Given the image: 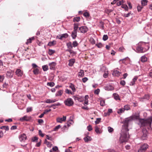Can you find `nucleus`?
<instances>
[{
  "label": "nucleus",
  "instance_id": "obj_1",
  "mask_svg": "<svg viewBox=\"0 0 152 152\" xmlns=\"http://www.w3.org/2000/svg\"><path fill=\"white\" fill-rule=\"evenodd\" d=\"M150 46L148 43L142 42L139 43L136 50L137 52L144 53L148 50Z\"/></svg>",
  "mask_w": 152,
  "mask_h": 152
},
{
  "label": "nucleus",
  "instance_id": "obj_2",
  "mask_svg": "<svg viewBox=\"0 0 152 152\" xmlns=\"http://www.w3.org/2000/svg\"><path fill=\"white\" fill-rule=\"evenodd\" d=\"M128 131V129L127 128L125 129H122L120 138V141L121 143L126 142L128 140L129 137V135L127 133Z\"/></svg>",
  "mask_w": 152,
  "mask_h": 152
},
{
  "label": "nucleus",
  "instance_id": "obj_3",
  "mask_svg": "<svg viewBox=\"0 0 152 152\" xmlns=\"http://www.w3.org/2000/svg\"><path fill=\"white\" fill-rule=\"evenodd\" d=\"M152 122V117H150L146 120L140 119L139 120L140 123L141 124L142 126H144L146 125L150 126Z\"/></svg>",
  "mask_w": 152,
  "mask_h": 152
},
{
  "label": "nucleus",
  "instance_id": "obj_4",
  "mask_svg": "<svg viewBox=\"0 0 152 152\" xmlns=\"http://www.w3.org/2000/svg\"><path fill=\"white\" fill-rule=\"evenodd\" d=\"M73 46L71 42H69L66 43V45L68 49L67 50L70 53H73V51L72 50L73 47H75L76 46V41H74L73 42Z\"/></svg>",
  "mask_w": 152,
  "mask_h": 152
},
{
  "label": "nucleus",
  "instance_id": "obj_5",
  "mask_svg": "<svg viewBox=\"0 0 152 152\" xmlns=\"http://www.w3.org/2000/svg\"><path fill=\"white\" fill-rule=\"evenodd\" d=\"M132 118L131 116L129 117L126 118L124 121V124L126 126L123 127L122 129H125L126 128H127V126L129 123H130L133 121Z\"/></svg>",
  "mask_w": 152,
  "mask_h": 152
},
{
  "label": "nucleus",
  "instance_id": "obj_6",
  "mask_svg": "<svg viewBox=\"0 0 152 152\" xmlns=\"http://www.w3.org/2000/svg\"><path fill=\"white\" fill-rule=\"evenodd\" d=\"M147 144H145L141 146L138 151V152H145L148 148Z\"/></svg>",
  "mask_w": 152,
  "mask_h": 152
},
{
  "label": "nucleus",
  "instance_id": "obj_7",
  "mask_svg": "<svg viewBox=\"0 0 152 152\" xmlns=\"http://www.w3.org/2000/svg\"><path fill=\"white\" fill-rule=\"evenodd\" d=\"M64 103L66 105L70 106L73 104V102L72 99L68 98L64 101Z\"/></svg>",
  "mask_w": 152,
  "mask_h": 152
},
{
  "label": "nucleus",
  "instance_id": "obj_8",
  "mask_svg": "<svg viewBox=\"0 0 152 152\" xmlns=\"http://www.w3.org/2000/svg\"><path fill=\"white\" fill-rule=\"evenodd\" d=\"M79 30L82 33H85L88 30V28L85 26H82L79 28Z\"/></svg>",
  "mask_w": 152,
  "mask_h": 152
},
{
  "label": "nucleus",
  "instance_id": "obj_9",
  "mask_svg": "<svg viewBox=\"0 0 152 152\" xmlns=\"http://www.w3.org/2000/svg\"><path fill=\"white\" fill-rule=\"evenodd\" d=\"M14 71L11 70H10L7 71L6 73V75L7 77L9 78H12L13 75Z\"/></svg>",
  "mask_w": 152,
  "mask_h": 152
},
{
  "label": "nucleus",
  "instance_id": "obj_10",
  "mask_svg": "<svg viewBox=\"0 0 152 152\" xmlns=\"http://www.w3.org/2000/svg\"><path fill=\"white\" fill-rule=\"evenodd\" d=\"M31 116H28L27 115H25L20 118V120L21 121H29L31 119Z\"/></svg>",
  "mask_w": 152,
  "mask_h": 152
},
{
  "label": "nucleus",
  "instance_id": "obj_11",
  "mask_svg": "<svg viewBox=\"0 0 152 152\" xmlns=\"http://www.w3.org/2000/svg\"><path fill=\"white\" fill-rule=\"evenodd\" d=\"M66 119V117L63 116V118H56V121L57 122L62 123L63 122L65 121Z\"/></svg>",
  "mask_w": 152,
  "mask_h": 152
},
{
  "label": "nucleus",
  "instance_id": "obj_12",
  "mask_svg": "<svg viewBox=\"0 0 152 152\" xmlns=\"http://www.w3.org/2000/svg\"><path fill=\"white\" fill-rule=\"evenodd\" d=\"M68 35L67 33H65L62 34H59L57 36V38L60 39H62L63 38H66L68 37Z\"/></svg>",
  "mask_w": 152,
  "mask_h": 152
},
{
  "label": "nucleus",
  "instance_id": "obj_13",
  "mask_svg": "<svg viewBox=\"0 0 152 152\" xmlns=\"http://www.w3.org/2000/svg\"><path fill=\"white\" fill-rule=\"evenodd\" d=\"M26 136L25 134L20 135L19 136V138L21 142H24L26 139Z\"/></svg>",
  "mask_w": 152,
  "mask_h": 152
},
{
  "label": "nucleus",
  "instance_id": "obj_14",
  "mask_svg": "<svg viewBox=\"0 0 152 152\" xmlns=\"http://www.w3.org/2000/svg\"><path fill=\"white\" fill-rule=\"evenodd\" d=\"M74 30L72 32L71 36L73 39H75L76 37V24L75 23L74 24Z\"/></svg>",
  "mask_w": 152,
  "mask_h": 152
},
{
  "label": "nucleus",
  "instance_id": "obj_15",
  "mask_svg": "<svg viewBox=\"0 0 152 152\" xmlns=\"http://www.w3.org/2000/svg\"><path fill=\"white\" fill-rule=\"evenodd\" d=\"M23 72L20 69H17L15 72L16 75L18 77H21L23 75Z\"/></svg>",
  "mask_w": 152,
  "mask_h": 152
},
{
  "label": "nucleus",
  "instance_id": "obj_16",
  "mask_svg": "<svg viewBox=\"0 0 152 152\" xmlns=\"http://www.w3.org/2000/svg\"><path fill=\"white\" fill-rule=\"evenodd\" d=\"M114 88V87L111 85H108L104 87L105 89L107 91H112L113 90Z\"/></svg>",
  "mask_w": 152,
  "mask_h": 152
},
{
  "label": "nucleus",
  "instance_id": "obj_17",
  "mask_svg": "<svg viewBox=\"0 0 152 152\" xmlns=\"http://www.w3.org/2000/svg\"><path fill=\"white\" fill-rule=\"evenodd\" d=\"M56 65V64L54 62H52L49 64V65L50 67V69H53L54 68Z\"/></svg>",
  "mask_w": 152,
  "mask_h": 152
},
{
  "label": "nucleus",
  "instance_id": "obj_18",
  "mask_svg": "<svg viewBox=\"0 0 152 152\" xmlns=\"http://www.w3.org/2000/svg\"><path fill=\"white\" fill-rule=\"evenodd\" d=\"M84 140L85 142H87L91 140V137L88 136H86L84 138Z\"/></svg>",
  "mask_w": 152,
  "mask_h": 152
},
{
  "label": "nucleus",
  "instance_id": "obj_19",
  "mask_svg": "<svg viewBox=\"0 0 152 152\" xmlns=\"http://www.w3.org/2000/svg\"><path fill=\"white\" fill-rule=\"evenodd\" d=\"M56 101L55 99H47L45 101V102L47 103H54Z\"/></svg>",
  "mask_w": 152,
  "mask_h": 152
},
{
  "label": "nucleus",
  "instance_id": "obj_20",
  "mask_svg": "<svg viewBox=\"0 0 152 152\" xmlns=\"http://www.w3.org/2000/svg\"><path fill=\"white\" fill-rule=\"evenodd\" d=\"M95 130L96 132L98 134H100L102 133V131L100 128L96 126L95 127Z\"/></svg>",
  "mask_w": 152,
  "mask_h": 152
},
{
  "label": "nucleus",
  "instance_id": "obj_21",
  "mask_svg": "<svg viewBox=\"0 0 152 152\" xmlns=\"http://www.w3.org/2000/svg\"><path fill=\"white\" fill-rule=\"evenodd\" d=\"M138 78L137 76H135L134 77L132 80V81L130 83V86H133L135 84V82Z\"/></svg>",
  "mask_w": 152,
  "mask_h": 152
},
{
  "label": "nucleus",
  "instance_id": "obj_22",
  "mask_svg": "<svg viewBox=\"0 0 152 152\" xmlns=\"http://www.w3.org/2000/svg\"><path fill=\"white\" fill-rule=\"evenodd\" d=\"M120 74L121 73L119 71L116 70L114 71L113 73V75L114 76H118L120 75Z\"/></svg>",
  "mask_w": 152,
  "mask_h": 152
},
{
  "label": "nucleus",
  "instance_id": "obj_23",
  "mask_svg": "<svg viewBox=\"0 0 152 152\" xmlns=\"http://www.w3.org/2000/svg\"><path fill=\"white\" fill-rule=\"evenodd\" d=\"M34 39V37H32L30 38H29V39H27V42H26V43L27 45H28L29 43H31L32 41Z\"/></svg>",
  "mask_w": 152,
  "mask_h": 152
},
{
  "label": "nucleus",
  "instance_id": "obj_24",
  "mask_svg": "<svg viewBox=\"0 0 152 152\" xmlns=\"http://www.w3.org/2000/svg\"><path fill=\"white\" fill-rule=\"evenodd\" d=\"M84 71L82 70H80L78 73V76L79 77H82L84 76Z\"/></svg>",
  "mask_w": 152,
  "mask_h": 152
},
{
  "label": "nucleus",
  "instance_id": "obj_25",
  "mask_svg": "<svg viewBox=\"0 0 152 152\" xmlns=\"http://www.w3.org/2000/svg\"><path fill=\"white\" fill-rule=\"evenodd\" d=\"M131 117L132 118V119L133 120H134L135 119H138L139 118V114H134L132 115L131 116Z\"/></svg>",
  "mask_w": 152,
  "mask_h": 152
},
{
  "label": "nucleus",
  "instance_id": "obj_26",
  "mask_svg": "<svg viewBox=\"0 0 152 152\" xmlns=\"http://www.w3.org/2000/svg\"><path fill=\"white\" fill-rule=\"evenodd\" d=\"M56 44V41L53 40L52 42H50L48 44V45L50 46H51L55 45Z\"/></svg>",
  "mask_w": 152,
  "mask_h": 152
},
{
  "label": "nucleus",
  "instance_id": "obj_27",
  "mask_svg": "<svg viewBox=\"0 0 152 152\" xmlns=\"http://www.w3.org/2000/svg\"><path fill=\"white\" fill-rule=\"evenodd\" d=\"M141 60L142 62H145L147 61V58L145 56H144L141 57Z\"/></svg>",
  "mask_w": 152,
  "mask_h": 152
},
{
  "label": "nucleus",
  "instance_id": "obj_28",
  "mask_svg": "<svg viewBox=\"0 0 152 152\" xmlns=\"http://www.w3.org/2000/svg\"><path fill=\"white\" fill-rule=\"evenodd\" d=\"M75 61V59H72L70 60H69V66H72L74 63Z\"/></svg>",
  "mask_w": 152,
  "mask_h": 152
},
{
  "label": "nucleus",
  "instance_id": "obj_29",
  "mask_svg": "<svg viewBox=\"0 0 152 152\" xmlns=\"http://www.w3.org/2000/svg\"><path fill=\"white\" fill-rule=\"evenodd\" d=\"M113 96L114 97V98L116 100H120V98H119V96L118 94L116 93H114L113 94Z\"/></svg>",
  "mask_w": 152,
  "mask_h": 152
},
{
  "label": "nucleus",
  "instance_id": "obj_30",
  "mask_svg": "<svg viewBox=\"0 0 152 152\" xmlns=\"http://www.w3.org/2000/svg\"><path fill=\"white\" fill-rule=\"evenodd\" d=\"M148 1L147 0H142L141 1V4L142 6H145L147 5Z\"/></svg>",
  "mask_w": 152,
  "mask_h": 152
},
{
  "label": "nucleus",
  "instance_id": "obj_31",
  "mask_svg": "<svg viewBox=\"0 0 152 152\" xmlns=\"http://www.w3.org/2000/svg\"><path fill=\"white\" fill-rule=\"evenodd\" d=\"M124 111V108H121L118 110L117 113L118 114H120L121 113H123Z\"/></svg>",
  "mask_w": 152,
  "mask_h": 152
},
{
  "label": "nucleus",
  "instance_id": "obj_32",
  "mask_svg": "<svg viewBox=\"0 0 152 152\" xmlns=\"http://www.w3.org/2000/svg\"><path fill=\"white\" fill-rule=\"evenodd\" d=\"M65 92L66 94H71L72 95H73L74 94V93L73 92H72L70 90H69L68 89H66Z\"/></svg>",
  "mask_w": 152,
  "mask_h": 152
},
{
  "label": "nucleus",
  "instance_id": "obj_33",
  "mask_svg": "<svg viewBox=\"0 0 152 152\" xmlns=\"http://www.w3.org/2000/svg\"><path fill=\"white\" fill-rule=\"evenodd\" d=\"M33 72L34 74L37 75L39 73V70L37 68H36L33 70Z\"/></svg>",
  "mask_w": 152,
  "mask_h": 152
},
{
  "label": "nucleus",
  "instance_id": "obj_34",
  "mask_svg": "<svg viewBox=\"0 0 152 152\" xmlns=\"http://www.w3.org/2000/svg\"><path fill=\"white\" fill-rule=\"evenodd\" d=\"M0 128L1 129H4L6 131H8L9 129V127L8 126H3L0 127Z\"/></svg>",
  "mask_w": 152,
  "mask_h": 152
},
{
  "label": "nucleus",
  "instance_id": "obj_35",
  "mask_svg": "<svg viewBox=\"0 0 152 152\" xmlns=\"http://www.w3.org/2000/svg\"><path fill=\"white\" fill-rule=\"evenodd\" d=\"M69 87L71 88L73 91V92L74 93L75 91V89L74 87V85L72 84H71L70 85H69Z\"/></svg>",
  "mask_w": 152,
  "mask_h": 152
},
{
  "label": "nucleus",
  "instance_id": "obj_36",
  "mask_svg": "<svg viewBox=\"0 0 152 152\" xmlns=\"http://www.w3.org/2000/svg\"><path fill=\"white\" fill-rule=\"evenodd\" d=\"M47 85L48 86H50L51 87H53L54 86L55 83L53 82H48L47 83Z\"/></svg>",
  "mask_w": 152,
  "mask_h": 152
},
{
  "label": "nucleus",
  "instance_id": "obj_37",
  "mask_svg": "<svg viewBox=\"0 0 152 152\" xmlns=\"http://www.w3.org/2000/svg\"><path fill=\"white\" fill-rule=\"evenodd\" d=\"M63 94V91L62 90H59L56 94V96H61Z\"/></svg>",
  "mask_w": 152,
  "mask_h": 152
},
{
  "label": "nucleus",
  "instance_id": "obj_38",
  "mask_svg": "<svg viewBox=\"0 0 152 152\" xmlns=\"http://www.w3.org/2000/svg\"><path fill=\"white\" fill-rule=\"evenodd\" d=\"M121 7L124 9L126 10H128V8L127 5L125 4H122L121 5Z\"/></svg>",
  "mask_w": 152,
  "mask_h": 152
},
{
  "label": "nucleus",
  "instance_id": "obj_39",
  "mask_svg": "<svg viewBox=\"0 0 152 152\" xmlns=\"http://www.w3.org/2000/svg\"><path fill=\"white\" fill-rule=\"evenodd\" d=\"M55 52V51L52 49H49L48 53L50 55H51Z\"/></svg>",
  "mask_w": 152,
  "mask_h": 152
},
{
  "label": "nucleus",
  "instance_id": "obj_40",
  "mask_svg": "<svg viewBox=\"0 0 152 152\" xmlns=\"http://www.w3.org/2000/svg\"><path fill=\"white\" fill-rule=\"evenodd\" d=\"M45 143L47 144L48 147H51V146L52 145L50 143L48 142L46 139L45 140Z\"/></svg>",
  "mask_w": 152,
  "mask_h": 152
},
{
  "label": "nucleus",
  "instance_id": "obj_41",
  "mask_svg": "<svg viewBox=\"0 0 152 152\" xmlns=\"http://www.w3.org/2000/svg\"><path fill=\"white\" fill-rule=\"evenodd\" d=\"M77 99L80 102H81L84 100V98L83 97H80L77 96Z\"/></svg>",
  "mask_w": 152,
  "mask_h": 152
},
{
  "label": "nucleus",
  "instance_id": "obj_42",
  "mask_svg": "<svg viewBox=\"0 0 152 152\" xmlns=\"http://www.w3.org/2000/svg\"><path fill=\"white\" fill-rule=\"evenodd\" d=\"M42 68L43 70L45 71H47L48 69V67L47 65L42 66Z\"/></svg>",
  "mask_w": 152,
  "mask_h": 152
},
{
  "label": "nucleus",
  "instance_id": "obj_43",
  "mask_svg": "<svg viewBox=\"0 0 152 152\" xmlns=\"http://www.w3.org/2000/svg\"><path fill=\"white\" fill-rule=\"evenodd\" d=\"M83 15L86 17H88L90 16V14L87 11H86L83 14Z\"/></svg>",
  "mask_w": 152,
  "mask_h": 152
},
{
  "label": "nucleus",
  "instance_id": "obj_44",
  "mask_svg": "<svg viewBox=\"0 0 152 152\" xmlns=\"http://www.w3.org/2000/svg\"><path fill=\"white\" fill-rule=\"evenodd\" d=\"M124 110H130V108L129 105H125L124 106Z\"/></svg>",
  "mask_w": 152,
  "mask_h": 152
},
{
  "label": "nucleus",
  "instance_id": "obj_45",
  "mask_svg": "<svg viewBox=\"0 0 152 152\" xmlns=\"http://www.w3.org/2000/svg\"><path fill=\"white\" fill-rule=\"evenodd\" d=\"M124 3V1L123 0H122L121 1H118L117 3V4L118 6H119L121 5H122V4Z\"/></svg>",
  "mask_w": 152,
  "mask_h": 152
},
{
  "label": "nucleus",
  "instance_id": "obj_46",
  "mask_svg": "<svg viewBox=\"0 0 152 152\" xmlns=\"http://www.w3.org/2000/svg\"><path fill=\"white\" fill-rule=\"evenodd\" d=\"M90 41L93 44H95V41L94 40V39L92 37L90 38Z\"/></svg>",
  "mask_w": 152,
  "mask_h": 152
},
{
  "label": "nucleus",
  "instance_id": "obj_47",
  "mask_svg": "<svg viewBox=\"0 0 152 152\" xmlns=\"http://www.w3.org/2000/svg\"><path fill=\"white\" fill-rule=\"evenodd\" d=\"M61 127V126L60 125H58L56 126L54 129V130L55 131H56L58 129L60 128Z\"/></svg>",
  "mask_w": 152,
  "mask_h": 152
},
{
  "label": "nucleus",
  "instance_id": "obj_48",
  "mask_svg": "<svg viewBox=\"0 0 152 152\" xmlns=\"http://www.w3.org/2000/svg\"><path fill=\"white\" fill-rule=\"evenodd\" d=\"M108 38V36L107 35H104L103 37V39L104 41L106 40Z\"/></svg>",
  "mask_w": 152,
  "mask_h": 152
},
{
  "label": "nucleus",
  "instance_id": "obj_49",
  "mask_svg": "<svg viewBox=\"0 0 152 152\" xmlns=\"http://www.w3.org/2000/svg\"><path fill=\"white\" fill-rule=\"evenodd\" d=\"M108 129L109 132H112L113 131V129L110 127H108Z\"/></svg>",
  "mask_w": 152,
  "mask_h": 152
},
{
  "label": "nucleus",
  "instance_id": "obj_50",
  "mask_svg": "<svg viewBox=\"0 0 152 152\" xmlns=\"http://www.w3.org/2000/svg\"><path fill=\"white\" fill-rule=\"evenodd\" d=\"M39 134L42 137H43L44 135V134L42 133V131L40 130L39 131Z\"/></svg>",
  "mask_w": 152,
  "mask_h": 152
},
{
  "label": "nucleus",
  "instance_id": "obj_51",
  "mask_svg": "<svg viewBox=\"0 0 152 152\" xmlns=\"http://www.w3.org/2000/svg\"><path fill=\"white\" fill-rule=\"evenodd\" d=\"M32 110V108L31 107H28L27 108L26 111L27 112H29L31 111Z\"/></svg>",
  "mask_w": 152,
  "mask_h": 152
},
{
  "label": "nucleus",
  "instance_id": "obj_52",
  "mask_svg": "<svg viewBox=\"0 0 152 152\" xmlns=\"http://www.w3.org/2000/svg\"><path fill=\"white\" fill-rule=\"evenodd\" d=\"M100 92V90L99 89H97L94 91V94H98Z\"/></svg>",
  "mask_w": 152,
  "mask_h": 152
},
{
  "label": "nucleus",
  "instance_id": "obj_53",
  "mask_svg": "<svg viewBox=\"0 0 152 152\" xmlns=\"http://www.w3.org/2000/svg\"><path fill=\"white\" fill-rule=\"evenodd\" d=\"M143 7H141L140 6H138L137 7V10L138 11H140L142 9Z\"/></svg>",
  "mask_w": 152,
  "mask_h": 152
},
{
  "label": "nucleus",
  "instance_id": "obj_54",
  "mask_svg": "<svg viewBox=\"0 0 152 152\" xmlns=\"http://www.w3.org/2000/svg\"><path fill=\"white\" fill-rule=\"evenodd\" d=\"M82 80L83 83H85L88 80V78L86 77H85L83 78Z\"/></svg>",
  "mask_w": 152,
  "mask_h": 152
},
{
  "label": "nucleus",
  "instance_id": "obj_55",
  "mask_svg": "<svg viewBox=\"0 0 152 152\" xmlns=\"http://www.w3.org/2000/svg\"><path fill=\"white\" fill-rule=\"evenodd\" d=\"M100 118H97L96 119V120L95 121V123L96 124H97L99 123L100 121L101 120Z\"/></svg>",
  "mask_w": 152,
  "mask_h": 152
},
{
  "label": "nucleus",
  "instance_id": "obj_56",
  "mask_svg": "<svg viewBox=\"0 0 152 152\" xmlns=\"http://www.w3.org/2000/svg\"><path fill=\"white\" fill-rule=\"evenodd\" d=\"M4 79V76L3 75H0V82H2Z\"/></svg>",
  "mask_w": 152,
  "mask_h": 152
},
{
  "label": "nucleus",
  "instance_id": "obj_57",
  "mask_svg": "<svg viewBox=\"0 0 152 152\" xmlns=\"http://www.w3.org/2000/svg\"><path fill=\"white\" fill-rule=\"evenodd\" d=\"M97 47L99 48H101L102 47V45L101 43H99L96 45Z\"/></svg>",
  "mask_w": 152,
  "mask_h": 152
},
{
  "label": "nucleus",
  "instance_id": "obj_58",
  "mask_svg": "<svg viewBox=\"0 0 152 152\" xmlns=\"http://www.w3.org/2000/svg\"><path fill=\"white\" fill-rule=\"evenodd\" d=\"M150 96L149 95H145L144 97V99H149Z\"/></svg>",
  "mask_w": 152,
  "mask_h": 152
},
{
  "label": "nucleus",
  "instance_id": "obj_59",
  "mask_svg": "<svg viewBox=\"0 0 152 152\" xmlns=\"http://www.w3.org/2000/svg\"><path fill=\"white\" fill-rule=\"evenodd\" d=\"M52 149H53V151H56L58 150V148L57 146H55V147H53L52 148Z\"/></svg>",
  "mask_w": 152,
  "mask_h": 152
},
{
  "label": "nucleus",
  "instance_id": "obj_60",
  "mask_svg": "<svg viewBox=\"0 0 152 152\" xmlns=\"http://www.w3.org/2000/svg\"><path fill=\"white\" fill-rule=\"evenodd\" d=\"M38 138L37 137H35L32 139V141L33 142H35L37 140Z\"/></svg>",
  "mask_w": 152,
  "mask_h": 152
},
{
  "label": "nucleus",
  "instance_id": "obj_61",
  "mask_svg": "<svg viewBox=\"0 0 152 152\" xmlns=\"http://www.w3.org/2000/svg\"><path fill=\"white\" fill-rule=\"evenodd\" d=\"M87 129L88 131H91L92 130V127L91 125H89L87 126Z\"/></svg>",
  "mask_w": 152,
  "mask_h": 152
},
{
  "label": "nucleus",
  "instance_id": "obj_62",
  "mask_svg": "<svg viewBox=\"0 0 152 152\" xmlns=\"http://www.w3.org/2000/svg\"><path fill=\"white\" fill-rule=\"evenodd\" d=\"M51 110V109H49V110H45L44 111V112L43 113L45 114L47 113H48Z\"/></svg>",
  "mask_w": 152,
  "mask_h": 152
},
{
  "label": "nucleus",
  "instance_id": "obj_63",
  "mask_svg": "<svg viewBox=\"0 0 152 152\" xmlns=\"http://www.w3.org/2000/svg\"><path fill=\"white\" fill-rule=\"evenodd\" d=\"M120 83L121 85L124 86L125 84L126 83L125 81L124 80H121V81Z\"/></svg>",
  "mask_w": 152,
  "mask_h": 152
},
{
  "label": "nucleus",
  "instance_id": "obj_64",
  "mask_svg": "<svg viewBox=\"0 0 152 152\" xmlns=\"http://www.w3.org/2000/svg\"><path fill=\"white\" fill-rule=\"evenodd\" d=\"M8 86V84L6 83H4L3 85V87L5 88H7Z\"/></svg>",
  "mask_w": 152,
  "mask_h": 152
}]
</instances>
